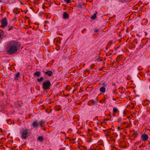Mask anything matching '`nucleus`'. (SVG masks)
Here are the masks:
<instances>
[{
  "label": "nucleus",
  "instance_id": "f257e3e1",
  "mask_svg": "<svg viewBox=\"0 0 150 150\" xmlns=\"http://www.w3.org/2000/svg\"><path fill=\"white\" fill-rule=\"evenodd\" d=\"M20 42L16 40H12L8 42L6 47V51L9 54L12 55L16 53L20 49Z\"/></svg>",
  "mask_w": 150,
  "mask_h": 150
},
{
  "label": "nucleus",
  "instance_id": "f03ea898",
  "mask_svg": "<svg viewBox=\"0 0 150 150\" xmlns=\"http://www.w3.org/2000/svg\"><path fill=\"white\" fill-rule=\"evenodd\" d=\"M51 86V83L49 80H46L42 83V88L44 90L50 89Z\"/></svg>",
  "mask_w": 150,
  "mask_h": 150
},
{
  "label": "nucleus",
  "instance_id": "7ed1b4c3",
  "mask_svg": "<svg viewBox=\"0 0 150 150\" xmlns=\"http://www.w3.org/2000/svg\"><path fill=\"white\" fill-rule=\"evenodd\" d=\"M30 132L28 131V130L27 129H25L23 130V131L21 133V136L22 138L24 139H26L27 138V136L29 135Z\"/></svg>",
  "mask_w": 150,
  "mask_h": 150
},
{
  "label": "nucleus",
  "instance_id": "20e7f679",
  "mask_svg": "<svg viewBox=\"0 0 150 150\" xmlns=\"http://www.w3.org/2000/svg\"><path fill=\"white\" fill-rule=\"evenodd\" d=\"M1 23L2 25L1 27L2 28H4L5 26H7L8 24L7 19L6 18L2 19L1 21Z\"/></svg>",
  "mask_w": 150,
  "mask_h": 150
},
{
  "label": "nucleus",
  "instance_id": "39448f33",
  "mask_svg": "<svg viewBox=\"0 0 150 150\" xmlns=\"http://www.w3.org/2000/svg\"><path fill=\"white\" fill-rule=\"evenodd\" d=\"M148 135L146 134H143L141 136L142 140L144 141H146L148 139Z\"/></svg>",
  "mask_w": 150,
  "mask_h": 150
},
{
  "label": "nucleus",
  "instance_id": "423d86ee",
  "mask_svg": "<svg viewBox=\"0 0 150 150\" xmlns=\"http://www.w3.org/2000/svg\"><path fill=\"white\" fill-rule=\"evenodd\" d=\"M69 15L68 13L67 12H64L63 14V18L64 19H67L69 18Z\"/></svg>",
  "mask_w": 150,
  "mask_h": 150
},
{
  "label": "nucleus",
  "instance_id": "0eeeda50",
  "mask_svg": "<svg viewBox=\"0 0 150 150\" xmlns=\"http://www.w3.org/2000/svg\"><path fill=\"white\" fill-rule=\"evenodd\" d=\"M32 125L35 127L37 128L39 127V124L37 120L34 121L33 122Z\"/></svg>",
  "mask_w": 150,
  "mask_h": 150
},
{
  "label": "nucleus",
  "instance_id": "6e6552de",
  "mask_svg": "<svg viewBox=\"0 0 150 150\" xmlns=\"http://www.w3.org/2000/svg\"><path fill=\"white\" fill-rule=\"evenodd\" d=\"M111 130V128L107 129L105 130V134H106V135L108 136H109L110 134V131Z\"/></svg>",
  "mask_w": 150,
  "mask_h": 150
},
{
  "label": "nucleus",
  "instance_id": "1a4fd4ad",
  "mask_svg": "<svg viewBox=\"0 0 150 150\" xmlns=\"http://www.w3.org/2000/svg\"><path fill=\"white\" fill-rule=\"evenodd\" d=\"M44 73L45 74L49 76H51L53 74L52 72L50 71H45Z\"/></svg>",
  "mask_w": 150,
  "mask_h": 150
},
{
  "label": "nucleus",
  "instance_id": "9d476101",
  "mask_svg": "<svg viewBox=\"0 0 150 150\" xmlns=\"http://www.w3.org/2000/svg\"><path fill=\"white\" fill-rule=\"evenodd\" d=\"M20 76V73L18 72L15 75V76L14 77V79L15 80H18V78Z\"/></svg>",
  "mask_w": 150,
  "mask_h": 150
},
{
  "label": "nucleus",
  "instance_id": "9b49d317",
  "mask_svg": "<svg viewBox=\"0 0 150 150\" xmlns=\"http://www.w3.org/2000/svg\"><path fill=\"white\" fill-rule=\"evenodd\" d=\"M45 124V121L43 120H41L39 123V125L41 127H43Z\"/></svg>",
  "mask_w": 150,
  "mask_h": 150
},
{
  "label": "nucleus",
  "instance_id": "f8f14e48",
  "mask_svg": "<svg viewBox=\"0 0 150 150\" xmlns=\"http://www.w3.org/2000/svg\"><path fill=\"white\" fill-rule=\"evenodd\" d=\"M97 12H95V13L93 15V16H91V19L92 20H94V19H96V15H97Z\"/></svg>",
  "mask_w": 150,
  "mask_h": 150
},
{
  "label": "nucleus",
  "instance_id": "ddd939ff",
  "mask_svg": "<svg viewBox=\"0 0 150 150\" xmlns=\"http://www.w3.org/2000/svg\"><path fill=\"white\" fill-rule=\"evenodd\" d=\"M100 90L101 93H104L105 91V87H102L100 88Z\"/></svg>",
  "mask_w": 150,
  "mask_h": 150
},
{
  "label": "nucleus",
  "instance_id": "4468645a",
  "mask_svg": "<svg viewBox=\"0 0 150 150\" xmlns=\"http://www.w3.org/2000/svg\"><path fill=\"white\" fill-rule=\"evenodd\" d=\"M54 109L56 110L59 111L61 110V107L59 105H56L54 107Z\"/></svg>",
  "mask_w": 150,
  "mask_h": 150
},
{
  "label": "nucleus",
  "instance_id": "2eb2a0df",
  "mask_svg": "<svg viewBox=\"0 0 150 150\" xmlns=\"http://www.w3.org/2000/svg\"><path fill=\"white\" fill-rule=\"evenodd\" d=\"M13 12L14 13L16 14H18L20 13V11L18 10V9L17 8H15L13 9Z\"/></svg>",
  "mask_w": 150,
  "mask_h": 150
},
{
  "label": "nucleus",
  "instance_id": "dca6fc26",
  "mask_svg": "<svg viewBox=\"0 0 150 150\" xmlns=\"http://www.w3.org/2000/svg\"><path fill=\"white\" fill-rule=\"evenodd\" d=\"M40 72L39 71H37L34 73V75L37 77H39L40 76Z\"/></svg>",
  "mask_w": 150,
  "mask_h": 150
},
{
  "label": "nucleus",
  "instance_id": "f3484780",
  "mask_svg": "<svg viewBox=\"0 0 150 150\" xmlns=\"http://www.w3.org/2000/svg\"><path fill=\"white\" fill-rule=\"evenodd\" d=\"M106 99L105 97H104L103 98L102 100H100L99 101V102L101 103H105V100Z\"/></svg>",
  "mask_w": 150,
  "mask_h": 150
},
{
  "label": "nucleus",
  "instance_id": "a211bd4d",
  "mask_svg": "<svg viewBox=\"0 0 150 150\" xmlns=\"http://www.w3.org/2000/svg\"><path fill=\"white\" fill-rule=\"evenodd\" d=\"M38 139L40 141L42 142L43 140V138L42 136H40L38 137Z\"/></svg>",
  "mask_w": 150,
  "mask_h": 150
},
{
  "label": "nucleus",
  "instance_id": "6ab92c4d",
  "mask_svg": "<svg viewBox=\"0 0 150 150\" xmlns=\"http://www.w3.org/2000/svg\"><path fill=\"white\" fill-rule=\"evenodd\" d=\"M138 135V134L137 133V132H134L132 134V136L134 138H135L137 137Z\"/></svg>",
  "mask_w": 150,
  "mask_h": 150
},
{
  "label": "nucleus",
  "instance_id": "aec40b11",
  "mask_svg": "<svg viewBox=\"0 0 150 150\" xmlns=\"http://www.w3.org/2000/svg\"><path fill=\"white\" fill-rule=\"evenodd\" d=\"M118 111V110L117 108L115 107H114L113 108V113H116Z\"/></svg>",
  "mask_w": 150,
  "mask_h": 150
},
{
  "label": "nucleus",
  "instance_id": "412c9836",
  "mask_svg": "<svg viewBox=\"0 0 150 150\" xmlns=\"http://www.w3.org/2000/svg\"><path fill=\"white\" fill-rule=\"evenodd\" d=\"M44 79V78L42 77H40V78L37 79V81L38 82H41L42 80Z\"/></svg>",
  "mask_w": 150,
  "mask_h": 150
},
{
  "label": "nucleus",
  "instance_id": "4be33fe9",
  "mask_svg": "<svg viewBox=\"0 0 150 150\" xmlns=\"http://www.w3.org/2000/svg\"><path fill=\"white\" fill-rule=\"evenodd\" d=\"M112 148L111 150H117V149L115 147L114 145H112L111 146Z\"/></svg>",
  "mask_w": 150,
  "mask_h": 150
},
{
  "label": "nucleus",
  "instance_id": "5701e85b",
  "mask_svg": "<svg viewBox=\"0 0 150 150\" xmlns=\"http://www.w3.org/2000/svg\"><path fill=\"white\" fill-rule=\"evenodd\" d=\"M70 88H70L69 86L68 85H67V86L66 87V89L67 91H70Z\"/></svg>",
  "mask_w": 150,
  "mask_h": 150
},
{
  "label": "nucleus",
  "instance_id": "b1692460",
  "mask_svg": "<svg viewBox=\"0 0 150 150\" xmlns=\"http://www.w3.org/2000/svg\"><path fill=\"white\" fill-rule=\"evenodd\" d=\"M8 31H10V30L13 29V26H11V27H10V26H8Z\"/></svg>",
  "mask_w": 150,
  "mask_h": 150
},
{
  "label": "nucleus",
  "instance_id": "393cba45",
  "mask_svg": "<svg viewBox=\"0 0 150 150\" xmlns=\"http://www.w3.org/2000/svg\"><path fill=\"white\" fill-rule=\"evenodd\" d=\"M95 67V65L94 64H92L91 66L90 67V69H92L94 68Z\"/></svg>",
  "mask_w": 150,
  "mask_h": 150
},
{
  "label": "nucleus",
  "instance_id": "a878e982",
  "mask_svg": "<svg viewBox=\"0 0 150 150\" xmlns=\"http://www.w3.org/2000/svg\"><path fill=\"white\" fill-rule=\"evenodd\" d=\"M128 123L127 122H124L122 123V124H121V126H122V125H127Z\"/></svg>",
  "mask_w": 150,
  "mask_h": 150
},
{
  "label": "nucleus",
  "instance_id": "bb28decb",
  "mask_svg": "<svg viewBox=\"0 0 150 150\" xmlns=\"http://www.w3.org/2000/svg\"><path fill=\"white\" fill-rule=\"evenodd\" d=\"M64 1L66 2L67 4L69 3L70 2V0H64Z\"/></svg>",
  "mask_w": 150,
  "mask_h": 150
},
{
  "label": "nucleus",
  "instance_id": "cd10ccee",
  "mask_svg": "<svg viewBox=\"0 0 150 150\" xmlns=\"http://www.w3.org/2000/svg\"><path fill=\"white\" fill-rule=\"evenodd\" d=\"M6 121H7V122L8 123V122H10V124H11V123H12V122H11V120H10V119H8V120H6Z\"/></svg>",
  "mask_w": 150,
  "mask_h": 150
},
{
  "label": "nucleus",
  "instance_id": "c85d7f7f",
  "mask_svg": "<svg viewBox=\"0 0 150 150\" xmlns=\"http://www.w3.org/2000/svg\"><path fill=\"white\" fill-rule=\"evenodd\" d=\"M86 28H84L83 30H82L81 32L82 33H84V31L85 30H86Z\"/></svg>",
  "mask_w": 150,
  "mask_h": 150
},
{
  "label": "nucleus",
  "instance_id": "c756f323",
  "mask_svg": "<svg viewBox=\"0 0 150 150\" xmlns=\"http://www.w3.org/2000/svg\"><path fill=\"white\" fill-rule=\"evenodd\" d=\"M90 101H91L92 102V103L93 104H95V101L94 100H91V101H90Z\"/></svg>",
  "mask_w": 150,
  "mask_h": 150
},
{
  "label": "nucleus",
  "instance_id": "7c9ffc66",
  "mask_svg": "<svg viewBox=\"0 0 150 150\" xmlns=\"http://www.w3.org/2000/svg\"><path fill=\"white\" fill-rule=\"evenodd\" d=\"M113 93H114L117 94V93L116 92V90H114L113 91Z\"/></svg>",
  "mask_w": 150,
  "mask_h": 150
},
{
  "label": "nucleus",
  "instance_id": "2f4dec72",
  "mask_svg": "<svg viewBox=\"0 0 150 150\" xmlns=\"http://www.w3.org/2000/svg\"><path fill=\"white\" fill-rule=\"evenodd\" d=\"M129 126L128 125V123L127 124V125L125 127V128H128L129 127Z\"/></svg>",
  "mask_w": 150,
  "mask_h": 150
},
{
  "label": "nucleus",
  "instance_id": "473e14b6",
  "mask_svg": "<svg viewBox=\"0 0 150 150\" xmlns=\"http://www.w3.org/2000/svg\"><path fill=\"white\" fill-rule=\"evenodd\" d=\"M99 31V30L98 29H97L95 30V32H98Z\"/></svg>",
  "mask_w": 150,
  "mask_h": 150
},
{
  "label": "nucleus",
  "instance_id": "72a5a7b5",
  "mask_svg": "<svg viewBox=\"0 0 150 150\" xmlns=\"http://www.w3.org/2000/svg\"><path fill=\"white\" fill-rule=\"evenodd\" d=\"M117 129H118V130H120V129H121V128H120V127H119V126H118V127Z\"/></svg>",
  "mask_w": 150,
  "mask_h": 150
},
{
  "label": "nucleus",
  "instance_id": "f704fd0d",
  "mask_svg": "<svg viewBox=\"0 0 150 150\" xmlns=\"http://www.w3.org/2000/svg\"><path fill=\"white\" fill-rule=\"evenodd\" d=\"M103 85L105 86H106V85L105 82L103 83Z\"/></svg>",
  "mask_w": 150,
  "mask_h": 150
},
{
  "label": "nucleus",
  "instance_id": "c9c22d12",
  "mask_svg": "<svg viewBox=\"0 0 150 150\" xmlns=\"http://www.w3.org/2000/svg\"><path fill=\"white\" fill-rule=\"evenodd\" d=\"M112 115L113 117H115V113H113V114H112Z\"/></svg>",
  "mask_w": 150,
  "mask_h": 150
},
{
  "label": "nucleus",
  "instance_id": "e433bc0d",
  "mask_svg": "<svg viewBox=\"0 0 150 150\" xmlns=\"http://www.w3.org/2000/svg\"><path fill=\"white\" fill-rule=\"evenodd\" d=\"M110 45V44H108L107 45V46H108V47H109Z\"/></svg>",
  "mask_w": 150,
  "mask_h": 150
},
{
  "label": "nucleus",
  "instance_id": "4c0bfd02",
  "mask_svg": "<svg viewBox=\"0 0 150 150\" xmlns=\"http://www.w3.org/2000/svg\"><path fill=\"white\" fill-rule=\"evenodd\" d=\"M112 85L114 86H115L116 85L115 83H113Z\"/></svg>",
  "mask_w": 150,
  "mask_h": 150
},
{
  "label": "nucleus",
  "instance_id": "58836bf2",
  "mask_svg": "<svg viewBox=\"0 0 150 150\" xmlns=\"http://www.w3.org/2000/svg\"><path fill=\"white\" fill-rule=\"evenodd\" d=\"M69 94H68L66 95H65L64 96H69Z\"/></svg>",
  "mask_w": 150,
  "mask_h": 150
},
{
  "label": "nucleus",
  "instance_id": "ea45409f",
  "mask_svg": "<svg viewBox=\"0 0 150 150\" xmlns=\"http://www.w3.org/2000/svg\"><path fill=\"white\" fill-rule=\"evenodd\" d=\"M45 6H42V8H43L45 9Z\"/></svg>",
  "mask_w": 150,
  "mask_h": 150
},
{
  "label": "nucleus",
  "instance_id": "a19ab883",
  "mask_svg": "<svg viewBox=\"0 0 150 150\" xmlns=\"http://www.w3.org/2000/svg\"><path fill=\"white\" fill-rule=\"evenodd\" d=\"M120 97L121 98H122L123 97L122 96V95H120Z\"/></svg>",
  "mask_w": 150,
  "mask_h": 150
},
{
  "label": "nucleus",
  "instance_id": "79ce46f5",
  "mask_svg": "<svg viewBox=\"0 0 150 150\" xmlns=\"http://www.w3.org/2000/svg\"><path fill=\"white\" fill-rule=\"evenodd\" d=\"M2 36V34L0 33V38L1 36Z\"/></svg>",
  "mask_w": 150,
  "mask_h": 150
},
{
  "label": "nucleus",
  "instance_id": "37998d69",
  "mask_svg": "<svg viewBox=\"0 0 150 150\" xmlns=\"http://www.w3.org/2000/svg\"><path fill=\"white\" fill-rule=\"evenodd\" d=\"M88 142H91V140H90L88 141H87Z\"/></svg>",
  "mask_w": 150,
  "mask_h": 150
},
{
  "label": "nucleus",
  "instance_id": "c03bdc74",
  "mask_svg": "<svg viewBox=\"0 0 150 150\" xmlns=\"http://www.w3.org/2000/svg\"><path fill=\"white\" fill-rule=\"evenodd\" d=\"M88 142H91V140H90L88 141H87Z\"/></svg>",
  "mask_w": 150,
  "mask_h": 150
},
{
  "label": "nucleus",
  "instance_id": "a18cd8bd",
  "mask_svg": "<svg viewBox=\"0 0 150 150\" xmlns=\"http://www.w3.org/2000/svg\"><path fill=\"white\" fill-rule=\"evenodd\" d=\"M48 23V22L47 21H46L45 22V23Z\"/></svg>",
  "mask_w": 150,
  "mask_h": 150
},
{
  "label": "nucleus",
  "instance_id": "49530a36",
  "mask_svg": "<svg viewBox=\"0 0 150 150\" xmlns=\"http://www.w3.org/2000/svg\"><path fill=\"white\" fill-rule=\"evenodd\" d=\"M105 130H105V129H104L103 130L105 132Z\"/></svg>",
  "mask_w": 150,
  "mask_h": 150
},
{
  "label": "nucleus",
  "instance_id": "de8ad7c7",
  "mask_svg": "<svg viewBox=\"0 0 150 150\" xmlns=\"http://www.w3.org/2000/svg\"><path fill=\"white\" fill-rule=\"evenodd\" d=\"M2 1V0H0V2H1Z\"/></svg>",
  "mask_w": 150,
  "mask_h": 150
},
{
  "label": "nucleus",
  "instance_id": "09e8293b",
  "mask_svg": "<svg viewBox=\"0 0 150 150\" xmlns=\"http://www.w3.org/2000/svg\"><path fill=\"white\" fill-rule=\"evenodd\" d=\"M88 131H91V130L90 129H88Z\"/></svg>",
  "mask_w": 150,
  "mask_h": 150
},
{
  "label": "nucleus",
  "instance_id": "8fccbe9b",
  "mask_svg": "<svg viewBox=\"0 0 150 150\" xmlns=\"http://www.w3.org/2000/svg\"><path fill=\"white\" fill-rule=\"evenodd\" d=\"M136 41H137V40H136ZM136 43H137V41H136Z\"/></svg>",
  "mask_w": 150,
  "mask_h": 150
},
{
  "label": "nucleus",
  "instance_id": "3c124183",
  "mask_svg": "<svg viewBox=\"0 0 150 150\" xmlns=\"http://www.w3.org/2000/svg\"><path fill=\"white\" fill-rule=\"evenodd\" d=\"M84 148H86V146H84Z\"/></svg>",
  "mask_w": 150,
  "mask_h": 150
},
{
  "label": "nucleus",
  "instance_id": "603ef678",
  "mask_svg": "<svg viewBox=\"0 0 150 150\" xmlns=\"http://www.w3.org/2000/svg\"><path fill=\"white\" fill-rule=\"evenodd\" d=\"M149 144H150V143H149Z\"/></svg>",
  "mask_w": 150,
  "mask_h": 150
}]
</instances>
